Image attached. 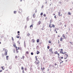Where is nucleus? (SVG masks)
Returning <instances> with one entry per match:
<instances>
[{"label": "nucleus", "mask_w": 73, "mask_h": 73, "mask_svg": "<svg viewBox=\"0 0 73 73\" xmlns=\"http://www.w3.org/2000/svg\"><path fill=\"white\" fill-rule=\"evenodd\" d=\"M15 58H16V59H17V58H18L17 56H15Z\"/></svg>", "instance_id": "20"}, {"label": "nucleus", "mask_w": 73, "mask_h": 73, "mask_svg": "<svg viewBox=\"0 0 73 73\" xmlns=\"http://www.w3.org/2000/svg\"><path fill=\"white\" fill-rule=\"evenodd\" d=\"M54 54H58V52L57 51H55L54 52Z\"/></svg>", "instance_id": "9"}, {"label": "nucleus", "mask_w": 73, "mask_h": 73, "mask_svg": "<svg viewBox=\"0 0 73 73\" xmlns=\"http://www.w3.org/2000/svg\"><path fill=\"white\" fill-rule=\"evenodd\" d=\"M47 48L48 49H49V46H48Z\"/></svg>", "instance_id": "36"}, {"label": "nucleus", "mask_w": 73, "mask_h": 73, "mask_svg": "<svg viewBox=\"0 0 73 73\" xmlns=\"http://www.w3.org/2000/svg\"><path fill=\"white\" fill-rule=\"evenodd\" d=\"M57 65V63H55L54 64V65H55V66Z\"/></svg>", "instance_id": "37"}, {"label": "nucleus", "mask_w": 73, "mask_h": 73, "mask_svg": "<svg viewBox=\"0 0 73 73\" xmlns=\"http://www.w3.org/2000/svg\"><path fill=\"white\" fill-rule=\"evenodd\" d=\"M48 43H49V44H50V43H51V41H48Z\"/></svg>", "instance_id": "34"}, {"label": "nucleus", "mask_w": 73, "mask_h": 73, "mask_svg": "<svg viewBox=\"0 0 73 73\" xmlns=\"http://www.w3.org/2000/svg\"><path fill=\"white\" fill-rule=\"evenodd\" d=\"M32 41L33 42H35V40L34 39H32Z\"/></svg>", "instance_id": "23"}, {"label": "nucleus", "mask_w": 73, "mask_h": 73, "mask_svg": "<svg viewBox=\"0 0 73 73\" xmlns=\"http://www.w3.org/2000/svg\"><path fill=\"white\" fill-rule=\"evenodd\" d=\"M56 33H57V31H56Z\"/></svg>", "instance_id": "60"}, {"label": "nucleus", "mask_w": 73, "mask_h": 73, "mask_svg": "<svg viewBox=\"0 0 73 73\" xmlns=\"http://www.w3.org/2000/svg\"><path fill=\"white\" fill-rule=\"evenodd\" d=\"M22 72L23 73H24V70H22Z\"/></svg>", "instance_id": "41"}, {"label": "nucleus", "mask_w": 73, "mask_h": 73, "mask_svg": "<svg viewBox=\"0 0 73 73\" xmlns=\"http://www.w3.org/2000/svg\"><path fill=\"white\" fill-rule=\"evenodd\" d=\"M17 38H20V37H19V36H17Z\"/></svg>", "instance_id": "35"}, {"label": "nucleus", "mask_w": 73, "mask_h": 73, "mask_svg": "<svg viewBox=\"0 0 73 73\" xmlns=\"http://www.w3.org/2000/svg\"><path fill=\"white\" fill-rule=\"evenodd\" d=\"M27 26H25V28H27Z\"/></svg>", "instance_id": "45"}, {"label": "nucleus", "mask_w": 73, "mask_h": 73, "mask_svg": "<svg viewBox=\"0 0 73 73\" xmlns=\"http://www.w3.org/2000/svg\"><path fill=\"white\" fill-rule=\"evenodd\" d=\"M58 57H59V56H60V54H59V53H58Z\"/></svg>", "instance_id": "26"}, {"label": "nucleus", "mask_w": 73, "mask_h": 73, "mask_svg": "<svg viewBox=\"0 0 73 73\" xmlns=\"http://www.w3.org/2000/svg\"><path fill=\"white\" fill-rule=\"evenodd\" d=\"M15 48H16V49H17V47L16 46Z\"/></svg>", "instance_id": "48"}, {"label": "nucleus", "mask_w": 73, "mask_h": 73, "mask_svg": "<svg viewBox=\"0 0 73 73\" xmlns=\"http://www.w3.org/2000/svg\"><path fill=\"white\" fill-rule=\"evenodd\" d=\"M60 4H61V2H60Z\"/></svg>", "instance_id": "59"}, {"label": "nucleus", "mask_w": 73, "mask_h": 73, "mask_svg": "<svg viewBox=\"0 0 73 73\" xmlns=\"http://www.w3.org/2000/svg\"><path fill=\"white\" fill-rule=\"evenodd\" d=\"M62 36V37H63L64 39H66V38H67V36H66V35H65V34H63Z\"/></svg>", "instance_id": "3"}, {"label": "nucleus", "mask_w": 73, "mask_h": 73, "mask_svg": "<svg viewBox=\"0 0 73 73\" xmlns=\"http://www.w3.org/2000/svg\"><path fill=\"white\" fill-rule=\"evenodd\" d=\"M27 36H30V34H29V33H28L27 34Z\"/></svg>", "instance_id": "19"}, {"label": "nucleus", "mask_w": 73, "mask_h": 73, "mask_svg": "<svg viewBox=\"0 0 73 73\" xmlns=\"http://www.w3.org/2000/svg\"><path fill=\"white\" fill-rule=\"evenodd\" d=\"M3 70H0V72H1Z\"/></svg>", "instance_id": "44"}, {"label": "nucleus", "mask_w": 73, "mask_h": 73, "mask_svg": "<svg viewBox=\"0 0 73 73\" xmlns=\"http://www.w3.org/2000/svg\"><path fill=\"white\" fill-rule=\"evenodd\" d=\"M63 38L62 37H61L60 38V41H62V39Z\"/></svg>", "instance_id": "17"}, {"label": "nucleus", "mask_w": 73, "mask_h": 73, "mask_svg": "<svg viewBox=\"0 0 73 73\" xmlns=\"http://www.w3.org/2000/svg\"><path fill=\"white\" fill-rule=\"evenodd\" d=\"M12 40L13 41H14V39H13V37H12Z\"/></svg>", "instance_id": "29"}, {"label": "nucleus", "mask_w": 73, "mask_h": 73, "mask_svg": "<svg viewBox=\"0 0 73 73\" xmlns=\"http://www.w3.org/2000/svg\"><path fill=\"white\" fill-rule=\"evenodd\" d=\"M64 54H65V55L66 56V57H64V59H66V58H68V53H67V52H65L64 53Z\"/></svg>", "instance_id": "2"}, {"label": "nucleus", "mask_w": 73, "mask_h": 73, "mask_svg": "<svg viewBox=\"0 0 73 73\" xmlns=\"http://www.w3.org/2000/svg\"><path fill=\"white\" fill-rule=\"evenodd\" d=\"M16 11H14V13H15V14H16Z\"/></svg>", "instance_id": "27"}, {"label": "nucleus", "mask_w": 73, "mask_h": 73, "mask_svg": "<svg viewBox=\"0 0 73 73\" xmlns=\"http://www.w3.org/2000/svg\"><path fill=\"white\" fill-rule=\"evenodd\" d=\"M66 56H64V58H65V57H66Z\"/></svg>", "instance_id": "50"}, {"label": "nucleus", "mask_w": 73, "mask_h": 73, "mask_svg": "<svg viewBox=\"0 0 73 73\" xmlns=\"http://www.w3.org/2000/svg\"><path fill=\"white\" fill-rule=\"evenodd\" d=\"M35 59H36V60H38V59L37 58V56H35Z\"/></svg>", "instance_id": "18"}, {"label": "nucleus", "mask_w": 73, "mask_h": 73, "mask_svg": "<svg viewBox=\"0 0 73 73\" xmlns=\"http://www.w3.org/2000/svg\"><path fill=\"white\" fill-rule=\"evenodd\" d=\"M31 55H33V52H31Z\"/></svg>", "instance_id": "32"}, {"label": "nucleus", "mask_w": 73, "mask_h": 73, "mask_svg": "<svg viewBox=\"0 0 73 73\" xmlns=\"http://www.w3.org/2000/svg\"><path fill=\"white\" fill-rule=\"evenodd\" d=\"M32 25H31L30 26V29H32L33 28V24H32Z\"/></svg>", "instance_id": "8"}, {"label": "nucleus", "mask_w": 73, "mask_h": 73, "mask_svg": "<svg viewBox=\"0 0 73 73\" xmlns=\"http://www.w3.org/2000/svg\"><path fill=\"white\" fill-rule=\"evenodd\" d=\"M56 15H55L54 16V17H55V19H56Z\"/></svg>", "instance_id": "49"}, {"label": "nucleus", "mask_w": 73, "mask_h": 73, "mask_svg": "<svg viewBox=\"0 0 73 73\" xmlns=\"http://www.w3.org/2000/svg\"><path fill=\"white\" fill-rule=\"evenodd\" d=\"M13 46H14V47H16V44H14L13 45Z\"/></svg>", "instance_id": "21"}, {"label": "nucleus", "mask_w": 73, "mask_h": 73, "mask_svg": "<svg viewBox=\"0 0 73 73\" xmlns=\"http://www.w3.org/2000/svg\"><path fill=\"white\" fill-rule=\"evenodd\" d=\"M35 64L36 65H38L40 64V61L38 60H36L35 62Z\"/></svg>", "instance_id": "4"}, {"label": "nucleus", "mask_w": 73, "mask_h": 73, "mask_svg": "<svg viewBox=\"0 0 73 73\" xmlns=\"http://www.w3.org/2000/svg\"><path fill=\"white\" fill-rule=\"evenodd\" d=\"M39 39H37V42H39Z\"/></svg>", "instance_id": "24"}, {"label": "nucleus", "mask_w": 73, "mask_h": 73, "mask_svg": "<svg viewBox=\"0 0 73 73\" xmlns=\"http://www.w3.org/2000/svg\"><path fill=\"white\" fill-rule=\"evenodd\" d=\"M8 57H9L8 56H6V58H7V60H8Z\"/></svg>", "instance_id": "33"}, {"label": "nucleus", "mask_w": 73, "mask_h": 73, "mask_svg": "<svg viewBox=\"0 0 73 73\" xmlns=\"http://www.w3.org/2000/svg\"><path fill=\"white\" fill-rule=\"evenodd\" d=\"M18 50H19V47H18Z\"/></svg>", "instance_id": "55"}, {"label": "nucleus", "mask_w": 73, "mask_h": 73, "mask_svg": "<svg viewBox=\"0 0 73 73\" xmlns=\"http://www.w3.org/2000/svg\"><path fill=\"white\" fill-rule=\"evenodd\" d=\"M70 42L71 43V44H72V42Z\"/></svg>", "instance_id": "61"}, {"label": "nucleus", "mask_w": 73, "mask_h": 73, "mask_svg": "<svg viewBox=\"0 0 73 73\" xmlns=\"http://www.w3.org/2000/svg\"><path fill=\"white\" fill-rule=\"evenodd\" d=\"M17 50H18V49H17V48L16 49V50L17 51Z\"/></svg>", "instance_id": "56"}, {"label": "nucleus", "mask_w": 73, "mask_h": 73, "mask_svg": "<svg viewBox=\"0 0 73 73\" xmlns=\"http://www.w3.org/2000/svg\"><path fill=\"white\" fill-rule=\"evenodd\" d=\"M17 33H20V31H18Z\"/></svg>", "instance_id": "46"}, {"label": "nucleus", "mask_w": 73, "mask_h": 73, "mask_svg": "<svg viewBox=\"0 0 73 73\" xmlns=\"http://www.w3.org/2000/svg\"><path fill=\"white\" fill-rule=\"evenodd\" d=\"M70 73H72V71H71L70 72Z\"/></svg>", "instance_id": "64"}, {"label": "nucleus", "mask_w": 73, "mask_h": 73, "mask_svg": "<svg viewBox=\"0 0 73 73\" xmlns=\"http://www.w3.org/2000/svg\"><path fill=\"white\" fill-rule=\"evenodd\" d=\"M41 24V21H39L38 23V25H40Z\"/></svg>", "instance_id": "12"}, {"label": "nucleus", "mask_w": 73, "mask_h": 73, "mask_svg": "<svg viewBox=\"0 0 73 73\" xmlns=\"http://www.w3.org/2000/svg\"><path fill=\"white\" fill-rule=\"evenodd\" d=\"M26 54H29V52L28 51H27L26 52Z\"/></svg>", "instance_id": "30"}, {"label": "nucleus", "mask_w": 73, "mask_h": 73, "mask_svg": "<svg viewBox=\"0 0 73 73\" xmlns=\"http://www.w3.org/2000/svg\"><path fill=\"white\" fill-rule=\"evenodd\" d=\"M45 69V68L43 67V68L42 67H41V70H44Z\"/></svg>", "instance_id": "13"}, {"label": "nucleus", "mask_w": 73, "mask_h": 73, "mask_svg": "<svg viewBox=\"0 0 73 73\" xmlns=\"http://www.w3.org/2000/svg\"><path fill=\"white\" fill-rule=\"evenodd\" d=\"M56 15V14H53V16H54V15Z\"/></svg>", "instance_id": "47"}, {"label": "nucleus", "mask_w": 73, "mask_h": 73, "mask_svg": "<svg viewBox=\"0 0 73 73\" xmlns=\"http://www.w3.org/2000/svg\"><path fill=\"white\" fill-rule=\"evenodd\" d=\"M60 50L61 51H60V53H61V54H64V52H63V49H61Z\"/></svg>", "instance_id": "6"}, {"label": "nucleus", "mask_w": 73, "mask_h": 73, "mask_svg": "<svg viewBox=\"0 0 73 73\" xmlns=\"http://www.w3.org/2000/svg\"><path fill=\"white\" fill-rule=\"evenodd\" d=\"M21 69L22 70H24V68H23V67H21Z\"/></svg>", "instance_id": "25"}, {"label": "nucleus", "mask_w": 73, "mask_h": 73, "mask_svg": "<svg viewBox=\"0 0 73 73\" xmlns=\"http://www.w3.org/2000/svg\"><path fill=\"white\" fill-rule=\"evenodd\" d=\"M5 53L4 54L5 56H7V52H8V50H7V49L5 50Z\"/></svg>", "instance_id": "7"}, {"label": "nucleus", "mask_w": 73, "mask_h": 73, "mask_svg": "<svg viewBox=\"0 0 73 73\" xmlns=\"http://www.w3.org/2000/svg\"><path fill=\"white\" fill-rule=\"evenodd\" d=\"M39 53H40V52L38 51H37L36 54H38Z\"/></svg>", "instance_id": "14"}, {"label": "nucleus", "mask_w": 73, "mask_h": 73, "mask_svg": "<svg viewBox=\"0 0 73 73\" xmlns=\"http://www.w3.org/2000/svg\"><path fill=\"white\" fill-rule=\"evenodd\" d=\"M60 16H62V14H61Z\"/></svg>", "instance_id": "63"}, {"label": "nucleus", "mask_w": 73, "mask_h": 73, "mask_svg": "<svg viewBox=\"0 0 73 73\" xmlns=\"http://www.w3.org/2000/svg\"><path fill=\"white\" fill-rule=\"evenodd\" d=\"M44 28H42V30H44Z\"/></svg>", "instance_id": "43"}, {"label": "nucleus", "mask_w": 73, "mask_h": 73, "mask_svg": "<svg viewBox=\"0 0 73 73\" xmlns=\"http://www.w3.org/2000/svg\"><path fill=\"white\" fill-rule=\"evenodd\" d=\"M60 36L59 35H58V37H60Z\"/></svg>", "instance_id": "62"}, {"label": "nucleus", "mask_w": 73, "mask_h": 73, "mask_svg": "<svg viewBox=\"0 0 73 73\" xmlns=\"http://www.w3.org/2000/svg\"><path fill=\"white\" fill-rule=\"evenodd\" d=\"M33 18H35L36 17V15H35V14L34 13L33 15Z\"/></svg>", "instance_id": "10"}, {"label": "nucleus", "mask_w": 73, "mask_h": 73, "mask_svg": "<svg viewBox=\"0 0 73 73\" xmlns=\"http://www.w3.org/2000/svg\"><path fill=\"white\" fill-rule=\"evenodd\" d=\"M37 12V10H36L35 12V13H36V12Z\"/></svg>", "instance_id": "53"}, {"label": "nucleus", "mask_w": 73, "mask_h": 73, "mask_svg": "<svg viewBox=\"0 0 73 73\" xmlns=\"http://www.w3.org/2000/svg\"><path fill=\"white\" fill-rule=\"evenodd\" d=\"M43 16H44V17H46V14H44Z\"/></svg>", "instance_id": "28"}, {"label": "nucleus", "mask_w": 73, "mask_h": 73, "mask_svg": "<svg viewBox=\"0 0 73 73\" xmlns=\"http://www.w3.org/2000/svg\"><path fill=\"white\" fill-rule=\"evenodd\" d=\"M61 14V12H58V15L59 16H60V14Z\"/></svg>", "instance_id": "16"}, {"label": "nucleus", "mask_w": 73, "mask_h": 73, "mask_svg": "<svg viewBox=\"0 0 73 73\" xmlns=\"http://www.w3.org/2000/svg\"><path fill=\"white\" fill-rule=\"evenodd\" d=\"M59 46H60H60H61V45L60 44H59Z\"/></svg>", "instance_id": "51"}, {"label": "nucleus", "mask_w": 73, "mask_h": 73, "mask_svg": "<svg viewBox=\"0 0 73 73\" xmlns=\"http://www.w3.org/2000/svg\"><path fill=\"white\" fill-rule=\"evenodd\" d=\"M64 61H62L61 62H60V64H61V63H62V62H63Z\"/></svg>", "instance_id": "38"}, {"label": "nucleus", "mask_w": 73, "mask_h": 73, "mask_svg": "<svg viewBox=\"0 0 73 73\" xmlns=\"http://www.w3.org/2000/svg\"><path fill=\"white\" fill-rule=\"evenodd\" d=\"M68 15H71V14L70 13V12H68Z\"/></svg>", "instance_id": "22"}, {"label": "nucleus", "mask_w": 73, "mask_h": 73, "mask_svg": "<svg viewBox=\"0 0 73 73\" xmlns=\"http://www.w3.org/2000/svg\"><path fill=\"white\" fill-rule=\"evenodd\" d=\"M1 68L2 70H4V69H5V67L4 66H2L1 67Z\"/></svg>", "instance_id": "15"}, {"label": "nucleus", "mask_w": 73, "mask_h": 73, "mask_svg": "<svg viewBox=\"0 0 73 73\" xmlns=\"http://www.w3.org/2000/svg\"><path fill=\"white\" fill-rule=\"evenodd\" d=\"M25 70H27V69H26V68H25Z\"/></svg>", "instance_id": "57"}, {"label": "nucleus", "mask_w": 73, "mask_h": 73, "mask_svg": "<svg viewBox=\"0 0 73 73\" xmlns=\"http://www.w3.org/2000/svg\"><path fill=\"white\" fill-rule=\"evenodd\" d=\"M22 0H20V1L21 2V1H22Z\"/></svg>", "instance_id": "58"}, {"label": "nucleus", "mask_w": 73, "mask_h": 73, "mask_svg": "<svg viewBox=\"0 0 73 73\" xmlns=\"http://www.w3.org/2000/svg\"><path fill=\"white\" fill-rule=\"evenodd\" d=\"M51 24H50V25H49V27H50V29H52V27L53 28H54L55 27V26L54 25V24H52L51 25L52 26H51Z\"/></svg>", "instance_id": "1"}, {"label": "nucleus", "mask_w": 73, "mask_h": 73, "mask_svg": "<svg viewBox=\"0 0 73 73\" xmlns=\"http://www.w3.org/2000/svg\"><path fill=\"white\" fill-rule=\"evenodd\" d=\"M43 15V13H41L40 14V15L41 16H42Z\"/></svg>", "instance_id": "31"}, {"label": "nucleus", "mask_w": 73, "mask_h": 73, "mask_svg": "<svg viewBox=\"0 0 73 73\" xmlns=\"http://www.w3.org/2000/svg\"><path fill=\"white\" fill-rule=\"evenodd\" d=\"M63 58H64V57L62 56L61 57H60L61 59H59L60 61H62V60H61V59H63Z\"/></svg>", "instance_id": "11"}, {"label": "nucleus", "mask_w": 73, "mask_h": 73, "mask_svg": "<svg viewBox=\"0 0 73 73\" xmlns=\"http://www.w3.org/2000/svg\"><path fill=\"white\" fill-rule=\"evenodd\" d=\"M18 43L19 45H20V42H18Z\"/></svg>", "instance_id": "42"}, {"label": "nucleus", "mask_w": 73, "mask_h": 73, "mask_svg": "<svg viewBox=\"0 0 73 73\" xmlns=\"http://www.w3.org/2000/svg\"><path fill=\"white\" fill-rule=\"evenodd\" d=\"M54 31H56V29H55V30H54Z\"/></svg>", "instance_id": "52"}, {"label": "nucleus", "mask_w": 73, "mask_h": 73, "mask_svg": "<svg viewBox=\"0 0 73 73\" xmlns=\"http://www.w3.org/2000/svg\"><path fill=\"white\" fill-rule=\"evenodd\" d=\"M53 49L52 48H51L49 49V51L50 52H51V53L52 54H54V52L52 51Z\"/></svg>", "instance_id": "5"}, {"label": "nucleus", "mask_w": 73, "mask_h": 73, "mask_svg": "<svg viewBox=\"0 0 73 73\" xmlns=\"http://www.w3.org/2000/svg\"><path fill=\"white\" fill-rule=\"evenodd\" d=\"M16 52L17 53H19V51H16Z\"/></svg>", "instance_id": "40"}, {"label": "nucleus", "mask_w": 73, "mask_h": 73, "mask_svg": "<svg viewBox=\"0 0 73 73\" xmlns=\"http://www.w3.org/2000/svg\"><path fill=\"white\" fill-rule=\"evenodd\" d=\"M23 58H24V56H23Z\"/></svg>", "instance_id": "54"}, {"label": "nucleus", "mask_w": 73, "mask_h": 73, "mask_svg": "<svg viewBox=\"0 0 73 73\" xmlns=\"http://www.w3.org/2000/svg\"><path fill=\"white\" fill-rule=\"evenodd\" d=\"M51 66H52V65L50 64L49 65V67H51Z\"/></svg>", "instance_id": "39"}]
</instances>
